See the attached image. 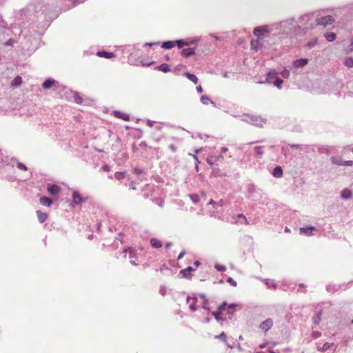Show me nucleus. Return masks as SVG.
Masks as SVG:
<instances>
[{"label": "nucleus", "instance_id": "5", "mask_svg": "<svg viewBox=\"0 0 353 353\" xmlns=\"http://www.w3.org/2000/svg\"><path fill=\"white\" fill-rule=\"evenodd\" d=\"M334 21V17L331 15L322 17L316 19V25L323 26V27L332 24Z\"/></svg>", "mask_w": 353, "mask_h": 353}, {"label": "nucleus", "instance_id": "2", "mask_svg": "<svg viewBox=\"0 0 353 353\" xmlns=\"http://www.w3.org/2000/svg\"><path fill=\"white\" fill-rule=\"evenodd\" d=\"M243 117L244 121L260 128H262L266 123V119L260 116L247 114H244Z\"/></svg>", "mask_w": 353, "mask_h": 353}, {"label": "nucleus", "instance_id": "10", "mask_svg": "<svg viewBox=\"0 0 353 353\" xmlns=\"http://www.w3.org/2000/svg\"><path fill=\"white\" fill-rule=\"evenodd\" d=\"M316 230L315 227L313 226H307L305 228H300V234H305L307 236H311L312 235V232Z\"/></svg>", "mask_w": 353, "mask_h": 353}, {"label": "nucleus", "instance_id": "38", "mask_svg": "<svg viewBox=\"0 0 353 353\" xmlns=\"http://www.w3.org/2000/svg\"><path fill=\"white\" fill-rule=\"evenodd\" d=\"M227 303L226 302H223L221 305H219L218 307V310L219 312V313H221L223 314L224 311L226 310V307H227Z\"/></svg>", "mask_w": 353, "mask_h": 353}, {"label": "nucleus", "instance_id": "12", "mask_svg": "<svg viewBox=\"0 0 353 353\" xmlns=\"http://www.w3.org/2000/svg\"><path fill=\"white\" fill-rule=\"evenodd\" d=\"M278 73L276 72H270L267 74V78L265 81H259V83H271V80L277 78Z\"/></svg>", "mask_w": 353, "mask_h": 353}, {"label": "nucleus", "instance_id": "46", "mask_svg": "<svg viewBox=\"0 0 353 353\" xmlns=\"http://www.w3.org/2000/svg\"><path fill=\"white\" fill-rule=\"evenodd\" d=\"M333 345V343H325L322 347V350L326 351L329 350Z\"/></svg>", "mask_w": 353, "mask_h": 353}, {"label": "nucleus", "instance_id": "3", "mask_svg": "<svg viewBox=\"0 0 353 353\" xmlns=\"http://www.w3.org/2000/svg\"><path fill=\"white\" fill-rule=\"evenodd\" d=\"M274 28H272V24L270 26H263L256 27L254 28L253 33L256 37L263 36L265 33H269L274 31Z\"/></svg>", "mask_w": 353, "mask_h": 353}, {"label": "nucleus", "instance_id": "64", "mask_svg": "<svg viewBox=\"0 0 353 353\" xmlns=\"http://www.w3.org/2000/svg\"><path fill=\"white\" fill-rule=\"evenodd\" d=\"M235 306H236V305H235V304L232 303V304H230V305H229L228 306V309H232V310Z\"/></svg>", "mask_w": 353, "mask_h": 353}, {"label": "nucleus", "instance_id": "16", "mask_svg": "<svg viewBox=\"0 0 353 353\" xmlns=\"http://www.w3.org/2000/svg\"><path fill=\"white\" fill-rule=\"evenodd\" d=\"M182 56L185 57H189L195 54V51L193 48L183 49L181 52Z\"/></svg>", "mask_w": 353, "mask_h": 353}, {"label": "nucleus", "instance_id": "27", "mask_svg": "<svg viewBox=\"0 0 353 353\" xmlns=\"http://www.w3.org/2000/svg\"><path fill=\"white\" fill-rule=\"evenodd\" d=\"M330 160L332 163L334 165H343V161L339 157H332Z\"/></svg>", "mask_w": 353, "mask_h": 353}, {"label": "nucleus", "instance_id": "21", "mask_svg": "<svg viewBox=\"0 0 353 353\" xmlns=\"http://www.w3.org/2000/svg\"><path fill=\"white\" fill-rule=\"evenodd\" d=\"M321 314H322V310H319L316 312V315L312 317V322L315 325H319L321 321Z\"/></svg>", "mask_w": 353, "mask_h": 353}, {"label": "nucleus", "instance_id": "61", "mask_svg": "<svg viewBox=\"0 0 353 353\" xmlns=\"http://www.w3.org/2000/svg\"><path fill=\"white\" fill-rule=\"evenodd\" d=\"M159 43L158 42H154V43H145V46H152L154 45H158Z\"/></svg>", "mask_w": 353, "mask_h": 353}, {"label": "nucleus", "instance_id": "18", "mask_svg": "<svg viewBox=\"0 0 353 353\" xmlns=\"http://www.w3.org/2000/svg\"><path fill=\"white\" fill-rule=\"evenodd\" d=\"M37 215L38 217V220L41 223H44L48 219V214L46 213L42 212L40 210L37 211Z\"/></svg>", "mask_w": 353, "mask_h": 353}, {"label": "nucleus", "instance_id": "6", "mask_svg": "<svg viewBox=\"0 0 353 353\" xmlns=\"http://www.w3.org/2000/svg\"><path fill=\"white\" fill-rule=\"evenodd\" d=\"M307 59H299L293 61L291 69H298L305 67L308 63Z\"/></svg>", "mask_w": 353, "mask_h": 353}, {"label": "nucleus", "instance_id": "8", "mask_svg": "<svg viewBox=\"0 0 353 353\" xmlns=\"http://www.w3.org/2000/svg\"><path fill=\"white\" fill-rule=\"evenodd\" d=\"M58 84V82L52 79H48L43 83V89H50L52 86H55Z\"/></svg>", "mask_w": 353, "mask_h": 353}, {"label": "nucleus", "instance_id": "22", "mask_svg": "<svg viewBox=\"0 0 353 353\" xmlns=\"http://www.w3.org/2000/svg\"><path fill=\"white\" fill-rule=\"evenodd\" d=\"M341 196L343 199H350L352 196V192L348 189H344L341 192Z\"/></svg>", "mask_w": 353, "mask_h": 353}, {"label": "nucleus", "instance_id": "49", "mask_svg": "<svg viewBox=\"0 0 353 353\" xmlns=\"http://www.w3.org/2000/svg\"><path fill=\"white\" fill-rule=\"evenodd\" d=\"M17 168L22 170H27V167L22 163L18 162L17 163Z\"/></svg>", "mask_w": 353, "mask_h": 353}, {"label": "nucleus", "instance_id": "39", "mask_svg": "<svg viewBox=\"0 0 353 353\" xmlns=\"http://www.w3.org/2000/svg\"><path fill=\"white\" fill-rule=\"evenodd\" d=\"M265 283L269 288H272L273 289H276V285L273 280H267Z\"/></svg>", "mask_w": 353, "mask_h": 353}, {"label": "nucleus", "instance_id": "17", "mask_svg": "<svg viewBox=\"0 0 353 353\" xmlns=\"http://www.w3.org/2000/svg\"><path fill=\"white\" fill-rule=\"evenodd\" d=\"M272 175L276 178H281L283 176V170L281 166H276L272 171Z\"/></svg>", "mask_w": 353, "mask_h": 353}, {"label": "nucleus", "instance_id": "63", "mask_svg": "<svg viewBox=\"0 0 353 353\" xmlns=\"http://www.w3.org/2000/svg\"><path fill=\"white\" fill-rule=\"evenodd\" d=\"M172 245V243L168 242L165 244V248L169 249Z\"/></svg>", "mask_w": 353, "mask_h": 353}, {"label": "nucleus", "instance_id": "55", "mask_svg": "<svg viewBox=\"0 0 353 353\" xmlns=\"http://www.w3.org/2000/svg\"><path fill=\"white\" fill-rule=\"evenodd\" d=\"M343 165L352 166L353 165L352 161H343Z\"/></svg>", "mask_w": 353, "mask_h": 353}, {"label": "nucleus", "instance_id": "50", "mask_svg": "<svg viewBox=\"0 0 353 353\" xmlns=\"http://www.w3.org/2000/svg\"><path fill=\"white\" fill-rule=\"evenodd\" d=\"M124 176V173L123 172H117L115 174H114V177L115 179H118V180H121Z\"/></svg>", "mask_w": 353, "mask_h": 353}, {"label": "nucleus", "instance_id": "20", "mask_svg": "<svg viewBox=\"0 0 353 353\" xmlns=\"http://www.w3.org/2000/svg\"><path fill=\"white\" fill-rule=\"evenodd\" d=\"M97 54L99 57H105L106 59H110L114 57V54L113 52H108L105 51H99Z\"/></svg>", "mask_w": 353, "mask_h": 353}, {"label": "nucleus", "instance_id": "37", "mask_svg": "<svg viewBox=\"0 0 353 353\" xmlns=\"http://www.w3.org/2000/svg\"><path fill=\"white\" fill-rule=\"evenodd\" d=\"M317 43V39L315 38V39H313L310 41H309L307 43V46L309 48H313L314 46H315Z\"/></svg>", "mask_w": 353, "mask_h": 353}, {"label": "nucleus", "instance_id": "33", "mask_svg": "<svg viewBox=\"0 0 353 353\" xmlns=\"http://www.w3.org/2000/svg\"><path fill=\"white\" fill-rule=\"evenodd\" d=\"M345 65H346L348 68H352L353 67V58L348 57L345 59L344 61Z\"/></svg>", "mask_w": 353, "mask_h": 353}, {"label": "nucleus", "instance_id": "48", "mask_svg": "<svg viewBox=\"0 0 353 353\" xmlns=\"http://www.w3.org/2000/svg\"><path fill=\"white\" fill-rule=\"evenodd\" d=\"M215 268L219 271H225L226 270V267L221 264H216Z\"/></svg>", "mask_w": 353, "mask_h": 353}, {"label": "nucleus", "instance_id": "41", "mask_svg": "<svg viewBox=\"0 0 353 353\" xmlns=\"http://www.w3.org/2000/svg\"><path fill=\"white\" fill-rule=\"evenodd\" d=\"M176 43H177V46L179 48H183V46H188L189 45V43L188 42H185L183 40H177L176 41Z\"/></svg>", "mask_w": 353, "mask_h": 353}, {"label": "nucleus", "instance_id": "60", "mask_svg": "<svg viewBox=\"0 0 353 353\" xmlns=\"http://www.w3.org/2000/svg\"><path fill=\"white\" fill-rule=\"evenodd\" d=\"M154 123V121H150V120H148L147 121V125L150 127H152Z\"/></svg>", "mask_w": 353, "mask_h": 353}, {"label": "nucleus", "instance_id": "51", "mask_svg": "<svg viewBox=\"0 0 353 353\" xmlns=\"http://www.w3.org/2000/svg\"><path fill=\"white\" fill-rule=\"evenodd\" d=\"M289 146L292 148L302 150L303 145L299 144H289Z\"/></svg>", "mask_w": 353, "mask_h": 353}, {"label": "nucleus", "instance_id": "43", "mask_svg": "<svg viewBox=\"0 0 353 353\" xmlns=\"http://www.w3.org/2000/svg\"><path fill=\"white\" fill-rule=\"evenodd\" d=\"M192 300H193V302L190 305L189 307H190V310L195 311L196 310V299L193 298Z\"/></svg>", "mask_w": 353, "mask_h": 353}, {"label": "nucleus", "instance_id": "34", "mask_svg": "<svg viewBox=\"0 0 353 353\" xmlns=\"http://www.w3.org/2000/svg\"><path fill=\"white\" fill-rule=\"evenodd\" d=\"M201 297L203 299V308H204L206 310H210V308L208 306V301L205 298V296L204 294H201Z\"/></svg>", "mask_w": 353, "mask_h": 353}, {"label": "nucleus", "instance_id": "54", "mask_svg": "<svg viewBox=\"0 0 353 353\" xmlns=\"http://www.w3.org/2000/svg\"><path fill=\"white\" fill-rule=\"evenodd\" d=\"M159 292H160V294L161 295L165 296V294H166V288H165V287H163V286L161 287Z\"/></svg>", "mask_w": 353, "mask_h": 353}, {"label": "nucleus", "instance_id": "59", "mask_svg": "<svg viewBox=\"0 0 353 353\" xmlns=\"http://www.w3.org/2000/svg\"><path fill=\"white\" fill-rule=\"evenodd\" d=\"M185 254V251H182L178 256V260L182 259L183 257V256Z\"/></svg>", "mask_w": 353, "mask_h": 353}, {"label": "nucleus", "instance_id": "44", "mask_svg": "<svg viewBox=\"0 0 353 353\" xmlns=\"http://www.w3.org/2000/svg\"><path fill=\"white\" fill-rule=\"evenodd\" d=\"M217 339H220L222 341L226 342L227 341V336L225 335V332H221L219 335H217L215 336Z\"/></svg>", "mask_w": 353, "mask_h": 353}, {"label": "nucleus", "instance_id": "9", "mask_svg": "<svg viewBox=\"0 0 353 353\" xmlns=\"http://www.w3.org/2000/svg\"><path fill=\"white\" fill-rule=\"evenodd\" d=\"M48 191L52 195H56L59 193L61 188L59 185L55 184H48Z\"/></svg>", "mask_w": 353, "mask_h": 353}, {"label": "nucleus", "instance_id": "25", "mask_svg": "<svg viewBox=\"0 0 353 353\" xmlns=\"http://www.w3.org/2000/svg\"><path fill=\"white\" fill-rule=\"evenodd\" d=\"M150 243H151L152 247H153L154 248H160L162 247L161 242L155 238L151 239Z\"/></svg>", "mask_w": 353, "mask_h": 353}, {"label": "nucleus", "instance_id": "7", "mask_svg": "<svg viewBox=\"0 0 353 353\" xmlns=\"http://www.w3.org/2000/svg\"><path fill=\"white\" fill-rule=\"evenodd\" d=\"M272 325H273V321H272V319L269 318L261 323L260 328L262 330L267 332L272 327Z\"/></svg>", "mask_w": 353, "mask_h": 353}, {"label": "nucleus", "instance_id": "4", "mask_svg": "<svg viewBox=\"0 0 353 353\" xmlns=\"http://www.w3.org/2000/svg\"><path fill=\"white\" fill-rule=\"evenodd\" d=\"M312 20L313 14H305L299 17V22L302 26H305L307 28L309 27H312Z\"/></svg>", "mask_w": 353, "mask_h": 353}, {"label": "nucleus", "instance_id": "29", "mask_svg": "<svg viewBox=\"0 0 353 353\" xmlns=\"http://www.w3.org/2000/svg\"><path fill=\"white\" fill-rule=\"evenodd\" d=\"M161 46H162V48H163L165 49H171L172 48H173L174 46V42L172 41H165V42H163Z\"/></svg>", "mask_w": 353, "mask_h": 353}, {"label": "nucleus", "instance_id": "47", "mask_svg": "<svg viewBox=\"0 0 353 353\" xmlns=\"http://www.w3.org/2000/svg\"><path fill=\"white\" fill-rule=\"evenodd\" d=\"M319 152L321 153H325L327 154H329L330 152V150L325 147H321V148H319Z\"/></svg>", "mask_w": 353, "mask_h": 353}, {"label": "nucleus", "instance_id": "30", "mask_svg": "<svg viewBox=\"0 0 353 353\" xmlns=\"http://www.w3.org/2000/svg\"><path fill=\"white\" fill-rule=\"evenodd\" d=\"M157 68L163 72H168L170 70V66L166 63H163L159 66L157 67Z\"/></svg>", "mask_w": 353, "mask_h": 353}, {"label": "nucleus", "instance_id": "56", "mask_svg": "<svg viewBox=\"0 0 353 353\" xmlns=\"http://www.w3.org/2000/svg\"><path fill=\"white\" fill-rule=\"evenodd\" d=\"M102 169L105 171V172H109L110 170V167L108 165H104L102 166Z\"/></svg>", "mask_w": 353, "mask_h": 353}, {"label": "nucleus", "instance_id": "58", "mask_svg": "<svg viewBox=\"0 0 353 353\" xmlns=\"http://www.w3.org/2000/svg\"><path fill=\"white\" fill-rule=\"evenodd\" d=\"M129 188L130 190H135L137 188L135 187V185L134 184L133 182H131L130 184H129Z\"/></svg>", "mask_w": 353, "mask_h": 353}, {"label": "nucleus", "instance_id": "32", "mask_svg": "<svg viewBox=\"0 0 353 353\" xmlns=\"http://www.w3.org/2000/svg\"><path fill=\"white\" fill-rule=\"evenodd\" d=\"M237 217L239 218V221L241 223H244V224H245V225H249V222H248V221L247 218L245 217V216L244 214H239L237 215Z\"/></svg>", "mask_w": 353, "mask_h": 353}, {"label": "nucleus", "instance_id": "57", "mask_svg": "<svg viewBox=\"0 0 353 353\" xmlns=\"http://www.w3.org/2000/svg\"><path fill=\"white\" fill-rule=\"evenodd\" d=\"M169 148H170V149L173 152H176V147L174 145H173V144H170V145H169Z\"/></svg>", "mask_w": 353, "mask_h": 353}, {"label": "nucleus", "instance_id": "62", "mask_svg": "<svg viewBox=\"0 0 353 353\" xmlns=\"http://www.w3.org/2000/svg\"><path fill=\"white\" fill-rule=\"evenodd\" d=\"M196 91L199 93H201L203 92V88L201 85L196 87Z\"/></svg>", "mask_w": 353, "mask_h": 353}, {"label": "nucleus", "instance_id": "42", "mask_svg": "<svg viewBox=\"0 0 353 353\" xmlns=\"http://www.w3.org/2000/svg\"><path fill=\"white\" fill-rule=\"evenodd\" d=\"M280 74L285 79H288L290 77V71L287 69H284Z\"/></svg>", "mask_w": 353, "mask_h": 353}, {"label": "nucleus", "instance_id": "28", "mask_svg": "<svg viewBox=\"0 0 353 353\" xmlns=\"http://www.w3.org/2000/svg\"><path fill=\"white\" fill-rule=\"evenodd\" d=\"M325 37L327 39V41L331 42L336 39V35L334 32H327L325 34Z\"/></svg>", "mask_w": 353, "mask_h": 353}, {"label": "nucleus", "instance_id": "31", "mask_svg": "<svg viewBox=\"0 0 353 353\" xmlns=\"http://www.w3.org/2000/svg\"><path fill=\"white\" fill-rule=\"evenodd\" d=\"M254 150L256 153V155L258 156L259 158H261L263 154V146H256L254 148Z\"/></svg>", "mask_w": 353, "mask_h": 353}, {"label": "nucleus", "instance_id": "45", "mask_svg": "<svg viewBox=\"0 0 353 353\" xmlns=\"http://www.w3.org/2000/svg\"><path fill=\"white\" fill-rule=\"evenodd\" d=\"M74 100L75 103H77L78 104H81L83 102L82 98L76 94L74 96Z\"/></svg>", "mask_w": 353, "mask_h": 353}, {"label": "nucleus", "instance_id": "14", "mask_svg": "<svg viewBox=\"0 0 353 353\" xmlns=\"http://www.w3.org/2000/svg\"><path fill=\"white\" fill-rule=\"evenodd\" d=\"M47 6L48 7L46 6V8L43 10V12H45L46 14L52 12L57 5V3L53 1L51 3H48Z\"/></svg>", "mask_w": 353, "mask_h": 353}, {"label": "nucleus", "instance_id": "26", "mask_svg": "<svg viewBox=\"0 0 353 353\" xmlns=\"http://www.w3.org/2000/svg\"><path fill=\"white\" fill-rule=\"evenodd\" d=\"M201 102L204 105H208L210 102L211 104H212L214 106L216 105V103L211 101L210 99L207 95H203L201 97Z\"/></svg>", "mask_w": 353, "mask_h": 353}, {"label": "nucleus", "instance_id": "24", "mask_svg": "<svg viewBox=\"0 0 353 353\" xmlns=\"http://www.w3.org/2000/svg\"><path fill=\"white\" fill-rule=\"evenodd\" d=\"M185 76L194 84H197L199 80L196 75L191 74L189 72H186L185 73Z\"/></svg>", "mask_w": 353, "mask_h": 353}, {"label": "nucleus", "instance_id": "35", "mask_svg": "<svg viewBox=\"0 0 353 353\" xmlns=\"http://www.w3.org/2000/svg\"><path fill=\"white\" fill-rule=\"evenodd\" d=\"M283 82V81L281 79L277 77L273 83L278 89L280 90L281 88V84Z\"/></svg>", "mask_w": 353, "mask_h": 353}, {"label": "nucleus", "instance_id": "13", "mask_svg": "<svg viewBox=\"0 0 353 353\" xmlns=\"http://www.w3.org/2000/svg\"><path fill=\"white\" fill-rule=\"evenodd\" d=\"M72 201L76 205L81 204L83 202V199L79 192L76 191L73 192Z\"/></svg>", "mask_w": 353, "mask_h": 353}, {"label": "nucleus", "instance_id": "1", "mask_svg": "<svg viewBox=\"0 0 353 353\" xmlns=\"http://www.w3.org/2000/svg\"><path fill=\"white\" fill-rule=\"evenodd\" d=\"M296 27V21L294 18L282 21L279 23L272 24V28L274 30H278L279 32L288 34L294 28Z\"/></svg>", "mask_w": 353, "mask_h": 353}, {"label": "nucleus", "instance_id": "52", "mask_svg": "<svg viewBox=\"0 0 353 353\" xmlns=\"http://www.w3.org/2000/svg\"><path fill=\"white\" fill-rule=\"evenodd\" d=\"M227 281L232 286H236V282L231 277H229Z\"/></svg>", "mask_w": 353, "mask_h": 353}, {"label": "nucleus", "instance_id": "40", "mask_svg": "<svg viewBox=\"0 0 353 353\" xmlns=\"http://www.w3.org/2000/svg\"><path fill=\"white\" fill-rule=\"evenodd\" d=\"M190 197L194 203H197L199 201V196L196 194H190Z\"/></svg>", "mask_w": 353, "mask_h": 353}, {"label": "nucleus", "instance_id": "23", "mask_svg": "<svg viewBox=\"0 0 353 353\" xmlns=\"http://www.w3.org/2000/svg\"><path fill=\"white\" fill-rule=\"evenodd\" d=\"M39 201L41 204L45 206H50L52 203V200L46 196H41Z\"/></svg>", "mask_w": 353, "mask_h": 353}, {"label": "nucleus", "instance_id": "53", "mask_svg": "<svg viewBox=\"0 0 353 353\" xmlns=\"http://www.w3.org/2000/svg\"><path fill=\"white\" fill-rule=\"evenodd\" d=\"M133 172L137 174H142L143 172V170L139 168H134L133 169Z\"/></svg>", "mask_w": 353, "mask_h": 353}, {"label": "nucleus", "instance_id": "36", "mask_svg": "<svg viewBox=\"0 0 353 353\" xmlns=\"http://www.w3.org/2000/svg\"><path fill=\"white\" fill-rule=\"evenodd\" d=\"M212 314L214 316L215 319L217 321H223V319L222 317H221V314H222L221 313H219V311H214V312H212Z\"/></svg>", "mask_w": 353, "mask_h": 353}, {"label": "nucleus", "instance_id": "11", "mask_svg": "<svg viewBox=\"0 0 353 353\" xmlns=\"http://www.w3.org/2000/svg\"><path fill=\"white\" fill-rule=\"evenodd\" d=\"M195 269L192 267H188L185 269L181 270L180 271V273L183 275L184 278L190 279L192 277L191 272L194 271Z\"/></svg>", "mask_w": 353, "mask_h": 353}, {"label": "nucleus", "instance_id": "15", "mask_svg": "<svg viewBox=\"0 0 353 353\" xmlns=\"http://www.w3.org/2000/svg\"><path fill=\"white\" fill-rule=\"evenodd\" d=\"M114 115L117 118L123 119V121H128L130 120V117L128 114L123 113L120 111H114Z\"/></svg>", "mask_w": 353, "mask_h": 353}, {"label": "nucleus", "instance_id": "19", "mask_svg": "<svg viewBox=\"0 0 353 353\" xmlns=\"http://www.w3.org/2000/svg\"><path fill=\"white\" fill-rule=\"evenodd\" d=\"M22 83V79L20 76H17L14 79L11 81V86L13 88L19 87Z\"/></svg>", "mask_w": 353, "mask_h": 353}]
</instances>
